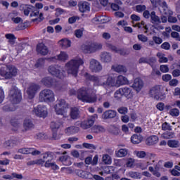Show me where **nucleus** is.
I'll return each mask as SVG.
<instances>
[{
  "mask_svg": "<svg viewBox=\"0 0 180 180\" xmlns=\"http://www.w3.org/2000/svg\"><path fill=\"white\" fill-rule=\"evenodd\" d=\"M157 60H155V58H141L139 60V64H149V65H151L153 67V64H154V63H155Z\"/></svg>",
  "mask_w": 180,
  "mask_h": 180,
  "instance_id": "24",
  "label": "nucleus"
},
{
  "mask_svg": "<svg viewBox=\"0 0 180 180\" xmlns=\"http://www.w3.org/2000/svg\"><path fill=\"white\" fill-rule=\"evenodd\" d=\"M118 113H120V115H127V112H129V109L127 107H120L117 109Z\"/></svg>",
  "mask_w": 180,
  "mask_h": 180,
  "instance_id": "57",
  "label": "nucleus"
},
{
  "mask_svg": "<svg viewBox=\"0 0 180 180\" xmlns=\"http://www.w3.org/2000/svg\"><path fill=\"white\" fill-rule=\"evenodd\" d=\"M44 65V58H43L38 59L35 64L36 68H41V67H43Z\"/></svg>",
  "mask_w": 180,
  "mask_h": 180,
  "instance_id": "51",
  "label": "nucleus"
},
{
  "mask_svg": "<svg viewBox=\"0 0 180 180\" xmlns=\"http://www.w3.org/2000/svg\"><path fill=\"white\" fill-rule=\"evenodd\" d=\"M146 143L148 146H154L158 143V136L152 135L147 138Z\"/></svg>",
  "mask_w": 180,
  "mask_h": 180,
  "instance_id": "28",
  "label": "nucleus"
},
{
  "mask_svg": "<svg viewBox=\"0 0 180 180\" xmlns=\"http://www.w3.org/2000/svg\"><path fill=\"white\" fill-rule=\"evenodd\" d=\"M9 101L13 104H18L22 101V93L18 87H13L11 89L9 94Z\"/></svg>",
  "mask_w": 180,
  "mask_h": 180,
  "instance_id": "5",
  "label": "nucleus"
},
{
  "mask_svg": "<svg viewBox=\"0 0 180 180\" xmlns=\"http://www.w3.org/2000/svg\"><path fill=\"white\" fill-rule=\"evenodd\" d=\"M162 130L166 131L169 130L171 131L172 130V126L169 124L168 122H165L162 124Z\"/></svg>",
  "mask_w": 180,
  "mask_h": 180,
  "instance_id": "56",
  "label": "nucleus"
},
{
  "mask_svg": "<svg viewBox=\"0 0 180 180\" xmlns=\"http://www.w3.org/2000/svg\"><path fill=\"white\" fill-rule=\"evenodd\" d=\"M6 39H8V42L11 46H13L15 44V40H16V37H15V35L13 34H6L5 35Z\"/></svg>",
  "mask_w": 180,
  "mask_h": 180,
  "instance_id": "43",
  "label": "nucleus"
},
{
  "mask_svg": "<svg viewBox=\"0 0 180 180\" xmlns=\"http://www.w3.org/2000/svg\"><path fill=\"white\" fill-rule=\"evenodd\" d=\"M160 70L161 72L167 73L169 71V68L167 65H162L160 66Z\"/></svg>",
  "mask_w": 180,
  "mask_h": 180,
  "instance_id": "64",
  "label": "nucleus"
},
{
  "mask_svg": "<svg viewBox=\"0 0 180 180\" xmlns=\"http://www.w3.org/2000/svg\"><path fill=\"white\" fill-rule=\"evenodd\" d=\"M70 117L73 120L78 119L79 117V110L76 107L72 108L70 109Z\"/></svg>",
  "mask_w": 180,
  "mask_h": 180,
  "instance_id": "34",
  "label": "nucleus"
},
{
  "mask_svg": "<svg viewBox=\"0 0 180 180\" xmlns=\"http://www.w3.org/2000/svg\"><path fill=\"white\" fill-rule=\"evenodd\" d=\"M117 85H129V79L123 75H120L117 77L116 80Z\"/></svg>",
  "mask_w": 180,
  "mask_h": 180,
  "instance_id": "27",
  "label": "nucleus"
},
{
  "mask_svg": "<svg viewBox=\"0 0 180 180\" xmlns=\"http://www.w3.org/2000/svg\"><path fill=\"white\" fill-rule=\"evenodd\" d=\"M150 20L152 23H156V25L161 23V19L158 15H155V11L150 13Z\"/></svg>",
  "mask_w": 180,
  "mask_h": 180,
  "instance_id": "35",
  "label": "nucleus"
},
{
  "mask_svg": "<svg viewBox=\"0 0 180 180\" xmlns=\"http://www.w3.org/2000/svg\"><path fill=\"white\" fill-rule=\"evenodd\" d=\"M59 45L62 47V49H68V47H71V41L68 39H61L59 41Z\"/></svg>",
  "mask_w": 180,
  "mask_h": 180,
  "instance_id": "38",
  "label": "nucleus"
},
{
  "mask_svg": "<svg viewBox=\"0 0 180 180\" xmlns=\"http://www.w3.org/2000/svg\"><path fill=\"white\" fill-rule=\"evenodd\" d=\"M150 2L154 8H158V6H160L161 8L162 5V1H161V0H150Z\"/></svg>",
  "mask_w": 180,
  "mask_h": 180,
  "instance_id": "53",
  "label": "nucleus"
},
{
  "mask_svg": "<svg viewBox=\"0 0 180 180\" xmlns=\"http://www.w3.org/2000/svg\"><path fill=\"white\" fill-rule=\"evenodd\" d=\"M77 99L82 102H86L87 103H94L97 99L96 95L91 96L89 94V89L86 87H82L77 91Z\"/></svg>",
  "mask_w": 180,
  "mask_h": 180,
  "instance_id": "1",
  "label": "nucleus"
},
{
  "mask_svg": "<svg viewBox=\"0 0 180 180\" xmlns=\"http://www.w3.org/2000/svg\"><path fill=\"white\" fill-rule=\"evenodd\" d=\"M48 72L51 75L56 77L57 78H63V73L61 72V67L58 65H51L48 68Z\"/></svg>",
  "mask_w": 180,
  "mask_h": 180,
  "instance_id": "9",
  "label": "nucleus"
},
{
  "mask_svg": "<svg viewBox=\"0 0 180 180\" xmlns=\"http://www.w3.org/2000/svg\"><path fill=\"white\" fill-rule=\"evenodd\" d=\"M117 112L113 110H108L105 111L102 115V119L106 120L108 119H113L116 117Z\"/></svg>",
  "mask_w": 180,
  "mask_h": 180,
  "instance_id": "19",
  "label": "nucleus"
},
{
  "mask_svg": "<svg viewBox=\"0 0 180 180\" xmlns=\"http://www.w3.org/2000/svg\"><path fill=\"white\" fill-rule=\"evenodd\" d=\"M79 12L85 13V12H89L91 11V6L89 3L86 1H79L77 4Z\"/></svg>",
  "mask_w": 180,
  "mask_h": 180,
  "instance_id": "15",
  "label": "nucleus"
},
{
  "mask_svg": "<svg viewBox=\"0 0 180 180\" xmlns=\"http://www.w3.org/2000/svg\"><path fill=\"white\" fill-rule=\"evenodd\" d=\"M84 64V60L81 58L72 59L65 64L66 71L68 74H70L73 77L78 75L79 66Z\"/></svg>",
  "mask_w": 180,
  "mask_h": 180,
  "instance_id": "2",
  "label": "nucleus"
},
{
  "mask_svg": "<svg viewBox=\"0 0 180 180\" xmlns=\"http://www.w3.org/2000/svg\"><path fill=\"white\" fill-rule=\"evenodd\" d=\"M43 160H47L44 164L45 168H51L54 171L58 169V165L56 162H51L54 160V153L48 151L43 153Z\"/></svg>",
  "mask_w": 180,
  "mask_h": 180,
  "instance_id": "3",
  "label": "nucleus"
},
{
  "mask_svg": "<svg viewBox=\"0 0 180 180\" xmlns=\"http://www.w3.org/2000/svg\"><path fill=\"white\" fill-rule=\"evenodd\" d=\"M171 37H172L173 39H175L176 41H180V34L176 32H172Z\"/></svg>",
  "mask_w": 180,
  "mask_h": 180,
  "instance_id": "63",
  "label": "nucleus"
},
{
  "mask_svg": "<svg viewBox=\"0 0 180 180\" xmlns=\"http://www.w3.org/2000/svg\"><path fill=\"white\" fill-rule=\"evenodd\" d=\"M8 79H11L13 77H16L18 75V68L13 65H8Z\"/></svg>",
  "mask_w": 180,
  "mask_h": 180,
  "instance_id": "23",
  "label": "nucleus"
},
{
  "mask_svg": "<svg viewBox=\"0 0 180 180\" xmlns=\"http://www.w3.org/2000/svg\"><path fill=\"white\" fill-rule=\"evenodd\" d=\"M20 154H30V148H22L18 150Z\"/></svg>",
  "mask_w": 180,
  "mask_h": 180,
  "instance_id": "55",
  "label": "nucleus"
},
{
  "mask_svg": "<svg viewBox=\"0 0 180 180\" xmlns=\"http://www.w3.org/2000/svg\"><path fill=\"white\" fill-rule=\"evenodd\" d=\"M115 77H112L105 78V89H109L111 86H115Z\"/></svg>",
  "mask_w": 180,
  "mask_h": 180,
  "instance_id": "31",
  "label": "nucleus"
},
{
  "mask_svg": "<svg viewBox=\"0 0 180 180\" xmlns=\"http://www.w3.org/2000/svg\"><path fill=\"white\" fill-rule=\"evenodd\" d=\"M149 94L151 98H154L156 101H164L166 98L165 94L161 92V88L159 86L152 87Z\"/></svg>",
  "mask_w": 180,
  "mask_h": 180,
  "instance_id": "7",
  "label": "nucleus"
},
{
  "mask_svg": "<svg viewBox=\"0 0 180 180\" xmlns=\"http://www.w3.org/2000/svg\"><path fill=\"white\" fill-rule=\"evenodd\" d=\"M83 147L88 148L89 150H96V146L92 143H84Z\"/></svg>",
  "mask_w": 180,
  "mask_h": 180,
  "instance_id": "59",
  "label": "nucleus"
},
{
  "mask_svg": "<svg viewBox=\"0 0 180 180\" xmlns=\"http://www.w3.org/2000/svg\"><path fill=\"white\" fill-rule=\"evenodd\" d=\"M8 16L9 18H11V20L13 21V23H20V22H23V20H22V18L20 17H17V18H15L13 16H18V13L17 12H12V13H10L8 14Z\"/></svg>",
  "mask_w": 180,
  "mask_h": 180,
  "instance_id": "30",
  "label": "nucleus"
},
{
  "mask_svg": "<svg viewBox=\"0 0 180 180\" xmlns=\"http://www.w3.org/2000/svg\"><path fill=\"white\" fill-rule=\"evenodd\" d=\"M62 125H63V123L61 122L56 121V122H51L50 127L52 131H57V130H58L60 129V127H61Z\"/></svg>",
  "mask_w": 180,
  "mask_h": 180,
  "instance_id": "37",
  "label": "nucleus"
},
{
  "mask_svg": "<svg viewBox=\"0 0 180 180\" xmlns=\"http://www.w3.org/2000/svg\"><path fill=\"white\" fill-rule=\"evenodd\" d=\"M30 154L33 156L40 155V154H41V152L40 150H37L34 148H30Z\"/></svg>",
  "mask_w": 180,
  "mask_h": 180,
  "instance_id": "54",
  "label": "nucleus"
},
{
  "mask_svg": "<svg viewBox=\"0 0 180 180\" xmlns=\"http://www.w3.org/2000/svg\"><path fill=\"white\" fill-rule=\"evenodd\" d=\"M159 11L163 15H167V16H171L172 15V11L168 8L167 2L162 1L161 7L159 8Z\"/></svg>",
  "mask_w": 180,
  "mask_h": 180,
  "instance_id": "18",
  "label": "nucleus"
},
{
  "mask_svg": "<svg viewBox=\"0 0 180 180\" xmlns=\"http://www.w3.org/2000/svg\"><path fill=\"white\" fill-rule=\"evenodd\" d=\"M131 141L133 144H140L143 141V136L140 134H134L131 137Z\"/></svg>",
  "mask_w": 180,
  "mask_h": 180,
  "instance_id": "25",
  "label": "nucleus"
},
{
  "mask_svg": "<svg viewBox=\"0 0 180 180\" xmlns=\"http://www.w3.org/2000/svg\"><path fill=\"white\" fill-rule=\"evenodd\" d=\"M58 60H60V61H65L66 60H68V55L65 52H60V54L56 56Z\"/></svg>",
  "mask_w": 180,
  "mask_h": 180,
  "instance_id": "46",
  "label": "nucleus"
},
{
  "mask_svg": "<svg viewBox=\"0 0 180 180\" xmlns=\"http://www.w3.org/2000/svg\"><path fill=\"white\" fill-rule=\"evenodd\" d=\"M123 96V93L122 92V88L117 90L114 94V97L117 101H119V99H122V97Z\"/></svg>",
  "mask_w": 180,
  "mask_h": 180,
  "instance_id": "48",
  "label": "nucleus"
},
{
  "mask_svg": "<svg viewBox=\"0 0 180 180\" xmlns=\"http://www.w3.org/2000/svg\"><path fill=\"white\" fill-rule=\"evenodd\" d=\"M41 84L46 88H56L57 80L51 77H45L41 79Z\"/></svg>",
  "mask_w": 180,
  "mask_h": 180,
  "instance_id": "10",
  "label": "nucleus"
},
{
  "mask_svg": "<svg viewBox=\"0 0 180 180\" xmlns=\"http://www.w3.org/2000/svg\"><path fill=\"white\" fill-rule=\"evenodd\" d=\"M23 127L25 131H29V130L34 129V124H33V121H32V120L25 119L23 122Z\"/></svg>",
  "mask_w": 180,
  "mask_h": 180,
  "instance_id": "22",
  "label": "nucleus"
},
{
  "mask_svg": "<svg viewBox=\"0 0 180 180\" xmlns=\"http://www.w3.org/2000/svg\"><path fill=\"white\" fill-rule=\"evenodd\" d=\"M129 153V150L126 148H121L119 150L115 152L116 157H118L120 158H122L123 157H126Z\"/></svg>",
  "mask_w": 180,
  "mask_h": 180,
  "instance_id": "36",
  "label": "nucleus"
},
{
  "mask_svg": "<svg viewBox=\"0 0 180 180\" xmlns=\"http://www.w3.org/2000/svg\"><path fill=\"white\" fill-rule=\"evenodd\" d=\"M112 69L114 70L116 72H127V69L123 65H112Z\"/></svg>",
  "mask_w": 180,
  "mask_h": 180,
  "instance_id": "39",
  "label": "nucleus"
},
{
  "mask_svg": "<svg viewBox=\"0 0 180 180\" xmlns=\"http://www.w3.org/2000/svg\"><path fill=\"white\" fill-rule=\"evenodd\" d=\"M89 79L90 81H93L94 82V85L96 86H103V88H105L106 84H105V79L106 78L105 77H98L96 76H89Z\"/></svg>",
  "mask_w": 180,
  "mask_h": 180,
  "instance_id": "12",
  "label": "nucleus"
},
{
  "mask_svg": "<svg viewBox=\"0 0 180 180\" xmlns=\"http://www.w3.org/2000/svg\"><path fill=\"white\" fill-rule=\"evenodd\" d=\"M110 130V133H112L115 136H117V134L120 133V129H119V128L116 127L115 126H111Z\"/></svg>",
  "mask_w": 180,
  "mask_h": 180,
  "instance_id": "58",
  "label": "nucleus"
},
{
  "mask_svg": "<svg viewBox=\"0 0 180 180\" xmlns=\"http://www.w3.org/2000/svg\"><path fill=\"white\" fill-rule=\"evenodd\" d=\"M100 60L104 64H109L112 61V53L106 51H103L100 54Z\"/></svg>",
  "mask_w": 180,
  "mask_h": 180,
  "instance_id": "14",
  "label": "nucleus"
},
{
  "mask_svg": "<svg viewBox=\"0 0 180 180\" xmlns=\"http://www.w3.org/2000/svg\"><path fill=\"white\" fill-rule=\"evenodd\" d=\"M106 131V129L103 126L101 125H94L91 128V132L95 133L96 134H99V133H105Z\"/></svg>",
  "mask_w": 180,
  "mask_h": 180,
  "instance_id": "29",
  "label": "nucleus"
},
{
  "mask_svg": "<svg viewBox=\"0 0 180 180\" xmlns=\"http://www.w3.org/2000/svg\"><path fill=\"white\" fill-rule=\"evenodd\" d=\"M33 112L36 116H38L39 117H43L44 119L47 117V108L44 105H39L37 107L34 108Z\"/></svg>",
  "mask_w": 180,
  "mask_h": 180,
  "instance_id": "11",
  "label": "nucleus"
},
{
  "mask_svg": "<svg viewBox=\"0 0 180 180\" xmlns=\"http://www.w3.org/2000/svg\"><path fill=\"white\" fill-rule=\"evenodd\" d=\"M143 86H144V82L141 79L136 78L134 79L132 88H134L136 92H140Z\"/></svg>",
  "mask_w": 180,
  "mask_h": 180,
  "instance_id": "16",
  "label": "nucleus"
},
{
  "mask_svg": "<svg viewBox=\"0 0 180 180\" xmlns=\"http://www.w3.org/2000/svg\"><path fill=\"white\" fill-rule=\"evenodd\" d=\"M15 107L13 106V105H6L3 107V110L4 112H13L15 111Z\"/></svg>",
  "mask_w": 180,
  "mask_h": 180,
  "instance_id": "49",
  "label": "nucleus"
},
{
  "mask_svg": "<svg viewBox=\"0 0 180 180\" xmlns=\"http://www.w3.org/2000/svg\"><path fill=\"white\" fill-rule=\"evenodd\" d=\"M122 96L126 98H133V91L130 87H123L121 88Z\"/></svg>",
  "mask_w": 180,
  "mask_h": 180,
  "instance_id": "26",
  "label": "nucleus"
},
{
  "mask_svg": "<svg viewBox=\"0 0 180 180\" xmlns=\"http://www.w3.org/2000/svg\"><path fill=\"white\" fill-rule=\"evenodd\" d=\"M163 139H166V140H168L169 139H174L175 137V134L170 131H167L166 132L162 134Z\"/></svg>",
  "mask_w": 180,
  "mask_h": 180,
  "instance_id": "44",
  "label": "nucleus"
},
{
  "mask_svg": "<svg viewBox=\"0 0 180 180\" xmlns=\"http://www.w3.org/2000/svg\"><path fill=\"white\" fill-rule=\"evenodd\" d=\"M117 53L120 56H129L130 54V50L129 49H118Z\"/></svg>",
  "mask_w": 180,
  "mask_h": 180,
  "instance_id": "52",
  "label": "nucleus"
},
{
  "mask_svg": "<svg viewBox=\"0 0 180 180\" xmlns=\"http://www.w3.org/2000/svg\"><path fill=\"white\" fill-rule=\"evenodd\" d=\"M167 146L172 148H178L179 147V141L176 140H169L167 141Z\"/></svg>",
  "mask_w": 180,
  "mask_h": 180,
  "instance_id": "40",
  "label": "nucleus"
},
{
  "mask_svg": "<svg viewBox=\"0 0 180 180\" xmlns=\"http://www.w3.org/2000/svg\"><path fill=\"white\" fill-rule=\"evenodd\" d=\"M19 144V141L17 139H9L4 142V146L7 150H11L13 147H16Z\"/></svg>",
  "mask_w": 180,
  "mask_h": 180,
  "instance_id": "17",
  "label": "nucleus"
},
{
  "mask_svg": "<svg viewBox=\"0 0 180 180\" xmlns=\"http://www.w3.org/2000/svg\"><path fill=\"white\" fill-rule=\"evenodd\" d=\"M135 9L136 12L141 13L142 12H144L146 9H147V6H146V5L139 4L135 6Z\"/></svg>",
  "mask_w": 180,
  "mask_h": 180,
  "instance_id": "47",
  "label": "nucleus"
},
{
  "mask_svg": "<svg viewBox=\"0 0 180 180\" xmlns=\"http://www.w3.org/2000/svg\"><path fill=\"white\" fill-rule=\"evenodd\" d=\"M94 123H95V120L90 118L86 120L83 121L80 126L82 129L86 130V129H91L94 126Z\"/></svg>",
  "mask_w": 180,
  "mask_h": 180,
  "instance_id": "20",
  "label": "nucleus"
},
{
  "mask_svg": "<svg viewBox=\"0 0 180 180\" xmlns=\"http://www.w3.org/2000/svg\"><path fill=\"white\" fill-rule=\"evenodd\" d=\"M59 161L63 162L65 165H71V160H68V155H63L59 158Z\"/></svg>",
  "mask_w": 180,
  "mask_h": 180,
  "instance_id": "42",
  "label": "nucleus"
},
{
  "mask_svg": "<svg viewBox=\"0 0 180 180\" xmlns=\"http://www.w3.org/2000/svg\"><path fill=\"white\" fill-rule=\"evenodd\" d=\"M103 162L104 164L110 165L112 164V159L109 156V155H103Z\"/></svg>",
  "mask_w": 180,
  "mask_h": 180,
  "instance_id": "50",
  "label": "nucleus"
},
{
  "mask_svg": "<svg viewBox=\"0 0 180 180\" xmlns=\"http://www.w3.org/2000/svg\"><path fill=\"white\" fill-rule=\"evenodd\" d=\"M84 51L85 53H88L89 54H91V53H95L93 43L86 45L84 46Z\"/></svg>",
  "mask_w": 180,
  "mask_h": 180,
  "instance_id": "45",
  "label": "nucleus"
},
{
  "mask_svg": "<svg viewBox=\"0 0 180 180\" xmlns=\"http://www.w3.org/2000/svg\"><path fill=\"white\" fill-rule=\"evenodd\" d=\"M68 110V103L65 100L60 98L57 101V103L55 106V111L58 115H61L64 116L65 112Z\"/></svg>",
  "mask_w": 180,
  "mask_h": 180,
  "instance_id": "6",
  "label": "nucleus"
},
{
  "mask_svg": "<svg viewBox=\"0 0 180 180\" xmlns=\"http://www.w3.org/2000/svg\"><path fill=\"white\" fill-rule=\"evenodd\" d=\"M39 102H54V92L51 89H44L39 95Z\"/></svg>",
  "mask_w": 180,
  "mask_h": 180,
  "instance_id": "4",
  "label": "nucleus"
},
{
  "mask_svg": "<svg viewBox=\"0 0 180 180\" xmlns=\"http://www.w3.org/2000/svg\"><path fill=\"white\" fill-rule=\"evenodd\" d=\"M0 77H4L5 79H9L8 65L0 68Z\"/></svg>",
  "mask_w": 180,
  "mask_h": 180,
  "instance_id": "33",
  "label": "nucleus"
},
{
  "mask_svg": "<svg viewBox=\"0 0 180 180\" xmlns=\"http://www.w3.org/2000/svg\"><path fill=\"white\" fill-rule=\"evenodd\" d=\"M40 90V85L36 83H30L27 89V94L29 99H33L36 94Z\"/></svg>",
  "mask_w": 180,
  "mask_h": 180,
  "instance_id": "8",
  "label": "nucleus"
},
{
  "mask_svg": "<svg viewBox=\"0 0 180 180\" xmlns=\"http://www.w3.org/2000/svg\"><path fill=\"white\" fill-rule=\"evenodd\" d=\"M79 131V127H69L65 129V133L66 134H75V133H78Z\"/></svg>",
  "mask_w": 180,
  "mask_h": 180,
  "instance_id": "32",
  "label": "nucleus"
},
{
  "mask_svg": "<svg viewBox=\"0 0 180 180\" xmlns=\"http://www.w3.org/2000/svg\"><path fill=\"white\" fill-rule=\"evenodd\" d=\"M103 45L99 43H93V48L94 50V53L96 51H99V50H102Z\"/></svg>",
  "mask_w": 180,
  "mask_h": 180,
  "instance_id": "60",
  "label": "nucleus"
},
{
  "mask_svg": "<svg viewBox=\"0 0 180 180\" xmlns=\"http://www.w3.org/2000/svg\"><path fill=\"white\" fill-rule=\"evenodd\" d=\"M37 51L41 56H47L49 54V48L44 44H39L37 46Z\"/></svg>",
  "mask_w": 180,
  "mask_h": 180,
  "instance_id": "21",
  "label": "nucleus"
},
{
  "mask_svg": "<svg viewBox=\"0 0 180 180\" xmlns=\"http://www.w3.org/2000/svg\"><path fill=\"white\" fill-rule=\"evenodd\" d=\"M169 115H171V116H179V110L178 108H173L171 109L169 111Z\"/></svg>",
  "mask_w": 180,
  "mask_h": 180,
  "instance_id": "61",
  "label": "nucleus"
},
{
  "mask_svg": "<svg viewBox=\"0 0 180 180\" xmlns=\"http://www.w3.org/2000/svg\"><path fill=\"white\" fill-rule=\"evenodd\" d=\"M128 175L133 179H141V174L139 172H129Z\"/></svg>",
  "mask_w": 180,
  "mask_h": 180,
  "instance_id": "41",
  "label": "nucleus"
},
{
  "mask_svg": "<svg viewBox=\"0 0 180 180\" xmlns=\"http://www.w3.org/2000/svg\"><path fill=\"white\" fill-rule=\"evenodd\" d=\"M82 178H84L85 179H92L94 178V175L89 172L84 171L83 172V177Z\"/></svg>",
  "mask_w": 180,
  "mask_h": 180,
  "instance_id": "62",
  "label": "nucleus"
},
{
  "mask_svg": "<svg viewBox=\"0 0 180 180\" xmlns=\"http://www.w3.org/2000/svg\"><path fill=\"white\" fill-rule=\"evenodd\" d=\"M89 68L92 72H99L102 71V65L96 59H91L89 62Z\"/></svg>",
  "mask_w": 180,
  "mask_h": 180,
  "instance_id": "13",
  "label": "nucleus"
}]
</instances>
